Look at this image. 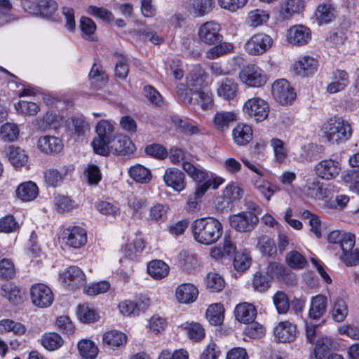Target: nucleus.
Segmentation results:
<instances>
[{
    "label": "nucleus",
    "instance_id": "54",
    "mask_svg": "<svg viewBox=\"0 0 359 359\" xmlns=\"http://www.w3.org/2000/svg\"><path fill=\"white\" fill-rule=\"evenodd\" d=\"M205 283L207 287L212 292H219L225 285L224 278L219 274L214 272H210L207 275Z\"/></svg>",
    "mask_w": 359,
    "mask_h": 359
},
{
    "label": "nucleus",
    "instance_id": "59",
    "mask_svg": "<svg viewBox=\"0 0 359 359\" xmlns=\"http://www.w3.org/2000/svg\"><path fill=\"white\" fill-rule=\"evenodd\" d=\"M87 12L89 15L99 18L105 22H111L114 20L113 13L103 7L90 6L88 8Z\"/></svg>",
    "mask_w": 359,
    "mask_h": 359
},
{
    "label": "nucleus",
    "instance_id": "11",
    "mask_svg": "<svg viewBox=\"0 0 359 359\" xmlns=\"http://www.w3.org/2000/svg\"><path fill=\"white\" fill-rule=\"evenodd\" d=\"M272 95L274 99L283 105L290 104L296 97L293 88L285 79H279L273 83Z\"/></svg>",
    "mask_w": 359,
    "mask_h": 359
},
{
    "label": "nucleus",
    "instance_id": "19",
    "mask_svg": "<svg viewBox=\"0 0 359 359\" xmlns=\"http://www.w3.org/2000/svg\"><path fill=\"white\" fill-rule=\"evenodd\" d=\"M318 65V61L314 57L304 55L294 64L293 69L299 76H308L317 70Z\"/></svg>",
    "mask_w": 359,
    "mask_h": 359
},
{
    "label": "nucleus",
    "instance_id": "10",
    "mask_svg": "<svg viewBox=\"0 0 359 359\" xmlns=\"http://www.w3.org/2000/svg\"><path fill=\"white\" fill-rule=\"evenodd\" d=\"M60 276L63 285L69 290L78 289L86 283L85 273L76 266L67 267Z\"/></svg>",
    "mask_w": 359,
    "mask_h": 359
},
{
    "label": "nucleus",
    "instance_id": "28",
    "mask_svg": "<svg viewBox=\"0 0 359 359\" xmlns=\"http://www.w3.org/2000/svg\"><path fill=\"white\" fill-rule=\"evenodd\" d=\"M234 313L236 318L243 323L254 321L257 316L255 307L252 304L246 302L237 305Z\"/></svg>",
    "mask_w": 359,
    "mask_h": 359
},
{
    "label": "nucleus",
    "instance_id": "13",
    "mask_svg": "<svg viewBox=\"0 0 359 359\" xmlns=\"http://www.w3.org/2000/svg\"><path fill=\"white\" fill-rule=\"evenodd\" d=\"M163 179L167 187L177 192H181L186 189L185 174L176 168L170 167L165 169Z\"/></svg>",
    "mask_w": 359,
    "mask_h": 359
},
{
    "label": "nucleus",
    "instance_id": "5",
    "mask_svg": "<svg viewBox=\"0 0 359 359\" xmlns=\"http://www.w3.org/2000/svg\"><path fill=\"white\" fill-rule=\"evenodd\" d=\"M238 79L242 83L252 88H260L267 81L264 71L254 64L244 66L238 74Z\"/></svg>",
    "mask_w": 359,
    "mask_h": 359
},
{
    "label": "nucleus",
    "instance_id": "24",
    "mask_svg": "<svg viewBox=\"0 0 359 359\" xmlns=\"http://www.w3.org/2000/svg\"><path fill=\"white\" fill-rule=\"evenodd\" d=\"M7 157L11 164L15 168L25 166L27 163L29 158L25 149L14 145L8 147Z\"/></svg>",
    "mask_w": 359,
    "mask_h": 359
},
{
    "label": "nucleus",
    "instance_id": "36",
    "mask_svg": "<svg viewBox=\"0 0 359 359\" xmlns=\"http://www.w3.org/2000/svg\"><path fill=\"white\" fill-rule=\"evenodd\" d=\"M169 269L168 265L161 260H153L149 263L147 266L148 273L156 280L167 276Z\"/></svg>",
    "mask_w": 359,
    "mask_h": 359
},
{
    "label": "nucleus",
    "instance_id": "34",
    "mask_svg": "<svg viewBox=\"0 0 359 359\" xmlns=\"http://www.w3.org/2000/svg\"><path fill=\"white\" fill-rule=\"evenodd\" d=\"M67 172L68 170L66 168H62L61 170L55 168L48 169L44 172L45 182L49 187H58L62 184Z\"/></svg>",
    "mask_w": 359,
    "mask_h": 359
},
{
    "label": "nucleus",
    "instance_id": "15",
    "mask_svg": "<svg viewBox=\"0 0 359 359\" xmlns=\"http://www.w3.org/2000/svg\"><path fill=\"white\" fill-rule=\"evenodd\" d=\"M287 41L294 46H304L311 39L310 29L303 25L292 26L287 31Z\"/></svg>",
    "mask_w": 359,
    "mask_h": 359
},
{
    "label": "nucleus",
    "instance_id": "58",
    "mask_svg": "<svg viewBox=\"0 0 359 359\" xmlns=\"http://www.w3.org/2000/svg\"><path fill=\"white\" fill-rule=\"evenodd\" d=\"M55 205L59 212H68L76 206L74 201L64 195H58L55 198Z\"/></svg>",
    "mask_w": 359,
    "mask_h": 359
},
{
    "label": "nucleus",
    "instance_id": "31",
    "mask_svg": "<svg viewBox=\"0 0 359 359\" xmlns=\"http://www.w3.org/2000/svg\"><path fill=\"white\" fill-rule=\"evenodd\" d=\"M238 93V84L232 79L226 78L218 86L217 94L225 100L233 99Z\"/></svg>",
    "mask_w": 359,
    "mask_h": 359
},
{
    "label": "nucleus",
    "instance_id": "48",
    "mask_svg": "<svg viewBox=\"0 0 359 359\" xmlns=\"http://www.w3.org/2000/svg\"><path fill=\"white\" fill-rule=\"evenodd\" d=\"M42 346L48 351H55L63 344V339L55 332L44 334L41 337Z\"/></svg>",
    "mask_w": 359,
    "mask_h": 359
},
{
    "label": "nucleus",
    "instance_id": "55",
    "mask_svg": "<svg viewBox=\"0 0 359 359\" xmlns=\"http://www.w3.org/2000/svg\"><path fill=\"white\" fill-rule=\"evenodd\" d=\"M140 304H135V302L124 300L119 303L118 309L120 313L126 316H135L140 313Z\"/></svg>",
    "mask_w": 359,
    "mask_h": 359
},
{
    "label": "nucleus",
    "instance_id": "21",
    "mask_svg": "<svg viewBox=\"0 0 359 359\" xmlns=\"http://www.w3.org/2000/svg\"><path fill=\"white\" fill-rule=\"evenodd\" d=\"M67 243L74 248H79L87 242L86 231L81 227L74 226L65 231Z\"/></svg>",
    "mask_w": 359,
    "mask_h": 359
},
{
    "label": "nucleus",
    "instance_id": "47",
    "mask_svg": "<svg viewBox=\"0 0 359 359\" xmlns=\"http://www.w3.org/2000/svg\"><path fill=\"white\" fill-rule=\"evenodd\" d=\"M188 337L194 341H199L205 337V330L198 323H186L182 326Z\"/></svg>",
    "mask_w": 359,
    "mask_h": 359
},
{
    "label": "nucleus",
    "instance_id": "29",
    "mask_svg": "<svg viewBox=\"0 0 359 359\" xmlns=\"http://www.w3.org/2000/svg\"><path fill=\"white\" fill-rule=\"evenodd\" d=\"M103 343L111 349L123 346L127 342V336L117 330L106 332L102 337Z\"/></svg>",
    "mask_w": 359,
    "mask_h": 359
},
{
    "label": "nucleus",
    "instance_id": "50",
    "mask_svg": "<svg viewBox=\"0 0 359 359\" xmlns=\"http://www.w3.org/2000/svg\"><path fill=\"white\" fill-rule=\"evenodd\" d=\"M25 331L26 327L20 323L15 322L11 319L0 320V334L13 332L15 334L22 335Z\"/></svg>",
    "mask_w": 359,
    "mask_h": 359
},
{
    "label": "nucleus",
    "instance_id": "27",
    "mask_svg": "<svg viewBox=\"0 0 359 359\" xmlns=\"http://www.w3.org/2000/svg\"><path fill=\"white\" fill-rule=\"evenodd\" d=\"M232 137L237 145H246L252 138V130L247 124L238 123L232 130Z\"/></svg>",
    "mask_w": 359,
    "mask_h": 359
},
{
    "label": "nucleus",
    "instance_id": "52",
    "mask_svg": "<svg viewBox=\"0 0 359 359\" xmlns=\"http://www.w3.org/2000/svg\"><path fill=\"white\" fill-rule=\"evenodd\" d=\"M15 108L19 114L26 116H35L40 109L36 103L27 100L19 101L15 104Z\"/></svg>",
    "mask_w": 359,
    "mask_h": 359
},
{
    "label": "nucleus",
    "instance_id": "37",
    "mask_svg": "<svg viewBox=\"0 0 359 359\" xmlns=\"http://www.w3.org/2000/svg\"><path fill=\"white\" fill-rule=\"evenodd\" d=\"M129 175L135 182L141 184L149 182L152 177L150 170L140 164L132 166Z\"/></svg>",
    "mask_w": 359,
    "mask_h": 359
},
{
    "label": "nucleus",
    "instance_id": "39",
    "mask_svg": "<svg viewBox=\"0 0 359 359\" xmlns=\"http://www.w3.org/2000/svg\"><path fill=\"white\" fill-rule=\"evenodd\" d=\"M20 134L18 126L14 123H6L1 126L0 137L6 142H13L18 140Z\"/></svg>",
    "mask_w": 359,
    "mask_h": 359
},
{
    "label": "nucleus",
    "instance_id": "64",
    "mask_svg": "<svg viewBox=\"0 0 359 359\" xmlns=\"http://www.w3.org/2000/svg\"><path fill=\"white\" fill-rule=\"evenodd\" d=\"M331 347L330 340L327 338H322L317 341L315 348L316 359H323L325 354Z\"/></svg>",
    "mask_w": 359,
    "mask_h": 359
},
{
    "label": "nucleus",
    "instance_id": "42",
    "mask_svg": "<svg viewBox=\"0 0 359 359\" xmlns=\"http://www.w3.org/2000/svg\"><path fill=\"white\" fill-rule=\"evenodd\" d=\"M212 7V0H190L189 11L195 16H203L208 13Z\"/></svg>",
    "mask_w": 359,
    "mask_h": 359
},
{
    "label": "nucleus",
    "instance_id": "1",
    "mask_svg": "<svg viewBox=\"0 0 359 359\" xmlns=\"http://www.w3.org/2000/svg\"><path fill=\"white\" fill-rule=\"evenodd\" d=\"M205 81V72L200 65L192 67L187 76V86L178 88L177 93L181 100L187 106H199L206 110L213 105L212 93L201 90Z\"/></svg>",
    "mask_w": 359,
    "mask_h": 359
},
{
    "label": "nucleus",
    "instance_id": "43",
    "mask_svg": "<svg viewBox=\"0 0 359 359\" xmlns=\"http://www.w3.org/2000/svg\"><path fill=\"white\" fill-rule=\"evenodd\" d=\"M77 346L80 355L85 359H94L98 353L97 347L90 340L82 339L79 341Z\"/></svg>",
    "mask_w": 359,
    "mask_h": 359
},
{
    "label": "nucleus",
    "instance_id": "49",
    "mask_svg": "<svg viewBox=\"0 0 359 359\" xmlns=\"http://www.w3.org/2000/svg\"><path fill=\"white\" fill-rule=\"evenodd\" d=\"M257 248L262 255L268 257L273 256L277 251L274 241L266 235L258 238Z\"/></svg>",
    "mask_w": 359,
    "mask_h": 359
},
{
    "label": "nucleus",
    "instance_id": "16",
    "mask_svg": "<svg viewBox=\"0 0 359 359\" xmlns=\"http://www.w3.org/2000/svg\"><path fill=\"white\" fill-rule=\"evenodd\" d=\"M316 175L324 180H330L339 175L341 170L340 163L333 159L320 161L315 167Z\"/></svg>",
    "mask_w": 359,
    "mask_h": 359
},
{
    "label": "nucleus",
    "instance_id": "33",
    "mask_svg": "<svg viewBox=\"0 0 359 359\" xmlns=\"http://www.w3.org/2000/svg\"><path fill=\"white\" fill-rule=\"evenodd\" d=\"M1 295L13 304H20L22 301L20 290L10 282L5 283L1 285Z\"/></svg>",
    "mask_w": 359,
    "mask_h": 359
},
{
    "label": "nucleus",
    "instance_id": "7",
    "mask_svg": "<svg viewBox=\"0 0 359 359\" xmlns=\"http://www.w3.org/2000/svg\"><path fill=\"white\" fill-rule=\"evenodd\" d=\"M243 110L244 114L257 122L265 120L269 115V106L262 98L252 97L248 99L244 104Z\"/></svg>",
    "mask_w": 359,
    "mask_h": 359
},
{
    "label": "nucleus",
    "instance_id": "63",
    "mask_svg": "<svg viewBox=\"0 0 359 359\" xmlns=\"http://www.w3.org/2000/svg\"><path fill=\"white\" fill-rule=\"evenodd\" d=\"M144 151L147 154L158 159H164L168 156L166 149L159 144L148 145Z\"/></svg>",
    "mask_w": 359,
    "mask_h": 359
},
{
    "label": "nucleus",
    "instance_id": "26",
    "mask_svg": "<svg viewBox=\"0 0 359 359\" xmlns=\"http://www.w3.org/2000/svg\"><path fill=\"white\" fill-rule=\"evenodd\" d=\"M237 120L236 114L233 111H219L215 113L212 123L217 130L224 132L229 129L231 123Z\"/></svg>",
    "mask_w": 359,
    "mask_h": 359
},
{
    "label": "nucleus",
    "instance_id": "6",
    "mask_svg": "<svg viewBox=\"0 0 359 359\" xmlns=\"http://www.w3.org/2000/svg\"><path fill=\"white\" fill-rule=\"evenodd\" d=\"M32 303L38 308H47L52 305L54 294L51 289L43 283H35L29 289Z\"/></svg>",
    "mask_w": 359,
    "mask_h": 359
},
{
    "label": "nucleus",
    "instance_id": "30",
    "mask_svg": "<svg viewBox=\"0 0 359 359\" xmlns=\"http://www.w3.org/2000/svg\"><path fill=\"white\" fill-rule=\"evenodd\" d=\"M327 298L323 294H318L313 297L311 302V306L309 316L311 319L320 318L326 311Z\"/></svg>",
    "mask_w": 359,
    "mask_h": 359
},
{
    "label": "nucleus",
    "instance_id": "18",
    "mask_svg": "<svg viewBox=\"0 0 359 359\" xmlns=\"http://www.w3.org/2000/svg\"><path fill=\"white\" fill-rule=\"evenodd\" d=\"M63 142L57 137L44 135L37 142L39 149L47 154H54L60 152L63 149Z\"/></svg>",
    "mask_w": 359,
    "mask_h": 359
},
{
    "label": "nucleus",
    "instance_id": "23",
    "mask_svg": "<svg viewBox=\"0 0 359 359\" xmlns=\"http://www.w3.org/2000/svg\"><path fill=\"white\" fill-rule=\"evenodd\" d=\"M349 84V76L344 70L337 69L332 73V81L327 86L328 93L333 94L345 89Z\"/></svg>",
    "mask_w": 359,
    "mask_h": 359
},
{
    "label": "nucleus",
    "instance_id": "40",
    "mask_svg": "<svg viewBox=\"0 0 359 359\" xmlns=\"http://www.w3.org/2000/svg\"><path fill=\"white\" fill-rule=\"evenodd\" d=\"M79 28L84 39L90 41H96L94 34L97 27L92 19L88 17H81L79 20Z\"/></svg>",
    "mask_w": 359,
    "mask_h": 359
},
{
    "label": "nucleus",
    "instance_id": "8",
    "mask_svg": "<svg viewBox=\"0 0 359 359\" xmlns=\"http://www.w3.org/2000/svg\"><path fill=\"white\" fill-rule=\"evenodd\" d=\"M273 44L272 38L264 33L252 36L245 43V50L251 55H259L267 51Z\"/></svg>",
    "mask_w": 359,
    "mask_h": 359
},
{
    "label": "nucleus",
    "instance_id": "56",
    "mask_svg": "<svg viewBox=\"0 0 359 359\" xmlns=\"http://www.w3.org/2000/svg\"><path fill=\"white\" fill-rule=\"evenodd\" d=\"M273 304L280 314L287 312L290 308L289 300L286 294L282 291H278L273 297Z\"/></svg>",
    "mask_w": 359,
    "mask_h": 359
},
{
    "label": "nucleus",
    "instance_id": "62",
    "mask_svg": "<svg viewBox=\"0 0 359 359\" xmlns=\"http://www.w3.org/2000/svg\"><path fill=\"white\" fill-rule=\"evenodd\" d=\"M271 145L273 147L274 155L279 163H282L286 158L287 152L284 147L283 142L277 138L271 140Z\"/></svg>",
    "mask_w": 359,
    "mask_h": 359
},
{
    "label": "nucleus",
    "instance_id": "14",
    "mask_svg": "<svg viewBox=\"0 0 359 359\" xmlns=\"http://www.w3.org/2000/svg\"><path fill=\"white\" fill-rule=\"evenodd\" d=\"M105 147H108L107 155L112 153L125 156L133 153L135 150V145L131 140L127 136L121 135H116Z\"/></svg>",
    "mask_w": 359,
    "mask_h": 359
},
{
    "label": "nucleus",
    "instance_id": "9",
    "mask_svg": "<svg viewBox=\"0 0 359 359\" xmlns=\"http://www.w3.org/2000/svg\"><path fill=\"white\" fill-rule=\"evenodd\" d=\"M230 225L239 232H250L259 223L258 216L252 212H242L229 217Z\"/></svg>",
    "mask_w": 359,
    "mask_h": 359
},
{
    "label": "nucleus",
    "instance_id": "41",
    "mask_svg": "<svg viewBox=\"0 0 359 359\" xmlns=\"http://www.w3.org/2000/svg\"><path fill=\"white\" fill-rule=\"evenodd\" d=\"M269 19V13L262 9H255L250 11L246 18V23L253 27H257L266 23Z\"/></svg>",
    "mask_w": 359,
    "mask_h": 359
},
{
    "label": "nucleus",
    "instance_id": "12",
    "mask_svg": "<svg viewBox=\"0 0 359 359\" xmlns=\"http://www.w3.org/2000/svg\"><path fill=\"white\" fill-rule=\"evenodd\" d=\"M220 25L214 21L203 23L198 29V35L201 41L208 45H213L222 40L220 34Z\"/></svg>",
    "mask_w": 359,
    "mask_h": 359
},
{
    "label": "nucleus",
    "instance_id": "53",
    "mask_svg": "<svg viewBox=\"0 0 359 359\" xmlns=\"http://www.w3.org/2000/svg\"><path fill=\"white\" fill-rule=\"evenodd\" d=\"M285 261L290 268L294 269H303L307 262L305 257L295 250L291 251L287 254Z\"/></svg>",
    "mask_w": 359,
    "mask_h": 359
},
{
    "label": "nucleus",
    "instance_id": "61",
    "mask_svg": "<svg viewBox=\"0 0 359 359\" xmlns=\"http://www.w3.org/2000/svg\"><path fill=\"white\" fill-rule=\"evenodd\" d=\"M96 209L104 215L116 217L119 214V208L107 201H100L96 204Z\"/></svg>",
    "mask_w": 359,
    "mask_h": 359
},
{
    "label": "nucleus",
    "instance_id": "57",
    "mask_svg": "<svg viewBox=\"0 0 359 359\" xmlns=\"http://www.w3.org/2000/svg\"><path fill=\"white\" fill-rule=\"evenodd\" d=\"M304 192L307 196L312 198L320 199L324 196L322 185L318 181H308Z\"/></svg>",
    "mask_w": 359,
    "mask_h": 359
},
{
    "label": "nucleus",
    "instance_id": "51",
    "mask_svg": "<svg viewBox=\"0 0 359 359\" xmlns=\"http://www.w3.org/2000/svg\"><path fill=\"white\" fill-rule=\"evenodd\" d=\"M318 24L328 23L335 17L334 10L330 4L320 5L316 12Z\"/></svg>",
    "mask_w": 359,
    "mask_h": 359
},
{
    "label": "nucleus",
    "instance_id": "46",
    "mask_svg": "<svg viewBox=\"0 0 359 359\" xmlns=\"http://www.w3.org/2000/svg\"><path fill=\"white\" fill-rule=\"evenodd\" d=\"M234 48L233 43L229 42L220 43L211 48L205 53V56L209 60H214L224 55L231 53Z\"/></svg>",
    "mask_w": 359,
    "mask_h": 359
},
{
    "label": "nucleus",
    "instance_id": "20",
    "mask_svg": "<svg viewBox=\"0 0 359 359\" xmlns=\"http://www.w3.org/2000/svg\"><path fill=\"white\" fill-rule=\"evenodd\" d=\"M198 295V288L191 283L180 285L175 290V297L181 304H191L194 302Z\"/></svg>",
    "mask_w": 359,
    "mask_h": 359
},
{
    "label": "nucleus",
    "instance_id": "45",
    "mask_svg": "<svg viewBox=\"0 0 359 359\" xmlns=\"http://www.w3.org/2000/svg\"><path fill=\"white\" fill-rule=\"evenodd\" d=\"M77 316L83 323H90L97 321L99 318L98 313L89 304H80L77 308Z\"/></svg>",
    "mask_w": 359,
    "mask_h": 359
},
{
    "label": "nucleus",
    "instance_id": "38",
    "mask_svg": "<svg viewBox=\"0 0 359 359\" xmlns=\"http://www.w3.org/2000/svg\"><path fill=\"white\" fill-rule=\"evenodd\" d=\"M348 314L346 302L341 298L334 299L332 308V318L336 322H343Z\"/></svg>",
    "mask_w": 359,
    "mask_h": 359
},
{
    "label": "nucleus",
    "instance_id": "32",
    "mask_svg": "<svg viewBox=\"0 0 359 359\" xmlns=\"http://www.w3.org/2000/svg\"><path fill=\"white\" fill-rule=\"evenodd\" d=\"M17 196L23 201L34 200L39 194L36 184L32 182H26L20 184L17 190Z\"/></svg>",
    "mask_w": 359,
    "mask_h": 359
},
{
    "label": "nucleus",
    "instance_id": "25",
    "mask_svg": "<svg viewBox=\"0 0 359 359\" xmlns=\"http://www.w3.org/2000/svg\"><path fill=\"white\" fill-rule=\"evenodd\" d=\"M251 182L255 189H256L267 201L271 200V198L276 192L280 190L278 186L262 179V177H253Z\"/></svg>",
    "mask_w": 359,
    "mask_h": 359
},
{
    "label": "nucleus",
    "instance_id": "17",
    "mask_svg": "<svg viewBox=\"0 0 359 359\" xmlns=\"http://www.w3.org/2000/svg\"><path fill=\"white\" fill-rule=\"evenodd\" d=\"M304 7L302 0H285L280 4L278 18L280 20H290L294 14L299 13Z\"/></svg>",
    "mask_w": 359,
    "mask_h": 359
},
{
    "label": "nucleus",
    "instance_id": "3",
    "mask_svg": "<svg viewBox=\"0 0 359 359\" xmlns=\"http://www.w3.org/2000/svg\"><path fill=\"white\" fill-rule=\"evenodd\" d=\"M324 137L332 144H339L349 140L353 130L348 121L343 118H330L323 126Z\"/></svg>",
    "mask_w": 359,
    "mask_h": 359
},
{
    "label": "nucleus",
    "instance_id": "35",
    "mask_svg": "<svg viewBox=\"0 0 359 359\" xmlns=\"http://www.w3.org/2000/svg\"><path fill=\"white\" fill-rule=\"evenodd\" d=\"M182 168L197 183L210 180V176L205 170L196 167L189 162L184 161L182 163Z\"/></svg>",
    "mask_w": 359,
    "mask_h": 359
},
{
    "label": "nucleus",
    "instance_id": "2",
    "mask_svg": "<svg viewBox=\"0 0 359 359\" xmlns=\"http://www.w3.org/2000/svg\"><path fill=\"white\" fill-rule=\"evenodd\" d=\"M194 239L203 245H212L222 236L223 227L219 220L213 217H203L191 224Z\"/></svg>",
    "mask_w": 359,
    "mask_h": 359
},
{
    "label": "nucleus",
    "instance_id": "60",
    "mask_svg": "<svg viewBox=\"0 0 359 359\" xmlns=\"http://www.w3.org/2000/svg\"><path fill=\"white\" fill-rule=\"evenodd\" d=\"M168 210V206L156 204L149 209V218L156 222L165 220L167 217Z\"/></svg>",
    "mask_w": 359,
    "mask_h": 359
},
{
    "label": "nucleus",
    "instance_id": "22",
    "mask_svg": "<svg viewBox=\"0 0 359 359\" xmlns=\"http://www.w3.org/2000/svg\"><path fill=\"white\" fill-rule=\"evenodd\" d=\"M273 332L280 342H290L296 337V326L288 321L280 322L274 328Z\"/></svg>",
    "mask_w": 359,
    "mask_h": 359
},
{
    "label": "nucleus",
    "instance_id": "44",
    "mask_svg": "<svg viewBox=\"0 0 359 359\" xmlns=\"http://www.w3.org/2000/svg\"><path fill=\"white\" fill-rule=\"evenodd\" d=\"M206 318L214 325L221 324L224 319V308L219 303L211 304L206 311Z\"/></svg>",
    "mask_w": 359,
    "mask_h": 359
},
{
    "label": "nucleus",
    "instance_id": "4",
    "mask_svg": "<svg viewBox=\"0 0 359 359\" xmlns=\"http://www.w3.org/2000/svg\"><path fill=\"white\" fill-rule=\"evenodd\" d=\"M97 136L91 144L94 151L102 156H107L108 147H105L109 142L116 136L114 126L107 120L98 122L95 128Z\"/></svg>",
    "mask_w": 359,
    "mask_h": 359
}]
</instances>
